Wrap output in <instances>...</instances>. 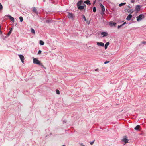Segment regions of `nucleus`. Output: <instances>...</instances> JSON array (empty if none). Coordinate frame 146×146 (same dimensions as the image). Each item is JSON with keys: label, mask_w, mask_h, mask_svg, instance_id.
Returning <instances> with one entry per match:
<instances>
[{"label": "nucleus", "mask_w": 146, "mask_h": 146, "mask_svg": "<svg viewBox=\"0 0 146 146\" xmlns=\"http://www.w3.org/2000/svg\"><path fill=\"white\" fill-rule=\"evenodd\" d=\"M145 17L143 14H140L139 16L137 17V21H139L143 19Z\"/></svg>", "instance_id": "obj_1"}, {"label": "nucleus", "mask_w": 146, "mask_h": 146, "mask_svg": "<svg viewBox=\"0 0 146 146\" xmlns=\"http://www.w3.org/2000/svg\"><path fill=\"white\" fill-rule=\"evenodd\" d=\"M75 16L74 14L68 12V17L69 19H71L73 20Z\"/></svg>", "instance_id": "obj_2"}, {"label": "nucleus", "mask_w": 146, "mask_h": 146, "mask_svg": "<svg viewBox=\"0 0 146 146\" xmlns=\"http://www.w3.org/2000/svg\"><path fill=\"white\" fill-rule=\"evenodd\" d=\"M33 63L38 65H42L40 62L36 58H34L33 61Z\"/></svg>", "instance_id": "obj_3"}, {"label": "nucleus", "mask_w": 146, "mask_h": 146, "mask_svg": "<svg viewBox=\"0 0 146 146\" xmlns=\"http://www.w3.org/2000/svg\"><path fill=\"white\" fill-rule=\"evenodd\" d=\"M8 17L9 18V19H10V20L13 22H14V18L11 16L10 15L8 14V15H5L4 17Z\"/></svg>", "instance_id": "obj_4"}, {"label": "nucleus", "mask_w": 146, "mask_h": 146, "mask_svg": "<svg viewBox=\"0 0 146 146\" xmlns=\"http://www.w3.org/2000/svg\"><path fill=\"white\" fill-rule=\"evenodd\" d=\"M50 129L49 128H48L46 130V131L47 135L46 136V137H47L48 136H49L50 135H51L52 133L50 132Z\"/></svg>", "instance_id": "obj_5"}, {"label": "nucleus", "mask_w": 146, "mask_h": 146, "mask_svg": "<svg viewBox=\"0 0 146 146\" xmlns=\"http://www.w3.org/2000/svg\"><path fill=\"white\" fill-rule=\"evenodd\" d=\"M108 33L105 32H103L101 33V35L103 37H106L108 35Z\"/></svg>", "instance_id": "obj_6"}, {"label": "nucleus", "mask_w": 146, "mask_h": 146, "mask_svg": "<svg viewBox=\"0 0 146 146\" xmlns=\"http://www.w3.org/2000/svg\"><path fill=\"white\" fill-rule=\"evenodd\" d=\"M19 56L21 60V61L22 63H23L25 59L24 56L22 55L21 54L19 55Z\"/></svg>", "instance_id": "obj_7"}, {"label": "nucleus", "mask_w": 146, "mask_h": 146, "mask_svg": "<svg viewBox=\"0 0 146 146\" xmlns=\"http://www.w3.org/2000/svg\"><path fill=\"white\" fill-rule=\"evenodd\" d=\"M122 140L125 143H127L128 141V140L127 139V137L126 136L123 137Z\"/></svg>", "instance_id": "obj_8"}, {"label": "nucleus", "mask_w": 146, "mask_h": 146, "mask_svg": "<svg viewBox=\"0 0 146 146\" xmlns=\"http://www.w3.org/2000/svg\"><path fill=\"white\" fill-rule=\"evenodd\" d=\"M109 24L111 27H113V26H115L116 25V23L113 22V21H111L109 23Z\"/></svg>", "instance_id": "obj_9"}, {"label": "nucleus", "mask_w": 146, "mask_h": 146, "mask_svg": "<svg viewBox=\"0 0 146 146\" xmlns=\"http://www.w3.org/2000/svg\"><path fill=\"white\" fill-rule=\"evenodd\" d=\"M132 15L131 14L129 15L126 18V19L128 21L131 20V18L132 17Z\"/></svg>", "instance_id": "obj_10"}, {"label": "nucleus", "mask_w": 146, "mask_h": 146, "mask_svg": "<svg viewBox=\"0 0 146 146\" xmlns=\"http://www.w3.org/2000/svg\"><path fill=\"white\" fill-rule=\"evenodd\" d=\"M97 44L98 46H104V44L102 42H97Z\"/></svg>", "instance_id": "obj_11"}, {"label": "nucleus", "mask_w": 146, "mask_h": 146, "mask_svg": "<svg viewBox=\"0 0 146 146\" xmlns=\"http://www.w3.org/2000/svg\"><path fill=\"white\" fill-rule=\"evenodd\" d=\"M83 1L82 0H80L78 1L77 3V5L78 6L81 5L83 3Z\"/></svg>", "instance_id": "obj_12"}, {"label": "nucleus", "mask_w": 146, "mask_h": 146, "mask_svg": "<svg viewBox=\"0 0 146 146\" xmlns=\"http://www.w3.org/2000/svg\"><path fill=\"white\" fill-rule=\"evenodd\" d=\"M84 7H86V5L85 4H84V6H81V5L79 6H78V9L80 10H82L83 9Z\"/></svg>", "instance_id": "obj_13"}, {"label": "nucleus", "mask_w": 146, "mask_h": 146, "mask_svg": "<svg viewBox=\"0 0 146 146\" xmlns=\"http://www.w3.org/2000/svg\"><path fill=\"white\" fill-rule=\"evenodd\" d=\"M100 6L101 7L102 10L103 11V12H105V9L104 6L101 3L100 4Z\"/></svg>", "instance_id": "obj_14"}, {"label": "nucleus", "mask_w": 146, "mask_h": 146, "mask_svg": "<svg viewBox=\"0 0 146 146\" xmlns=\"http://www.w3.org/2000/svg\"><path fill=\"white\" fill-rule=\"evenodd\" d=\"M33 12L36 13L37 15H38V12L37 10L36 9L35 7L33 8Z\"/></svg>", "instance_id": "obj_15"}, {"label": "nucleus", "mask_w": 146, "mask_h": 146, "mask_svg": "<svg viewBox=\"0 0 146 146\" xmlns=\"http://www.w3.org/2000/svg\"><path fill=\"white\" fill-rule=\"evenodd\" d=\"M84 3L86 4L87 5H91V3H90V1L88 0L85 1L84 2Z\"/></svg>", "instance_id": "obj_16"}, {"label": "nucleus", "mask_w": 146, "mask_h": 146, "mask_svg": "<svg viewBox=\"0 0 146 146\" xmlns=\"http://www.w3.org/2000/svg\"><path fill=\"white\" fill-rule=\"evenodd\" d=\"M135 9L137 11H139L140 10V6L139 5H136Z\"/></svg>", "instance_id": "obj_17"}, {"label": "nucleus", "mask_w": 146, "mask_h": 146, "mask_svg": "<svg viewBox=\"0 0 146 146\" xmlns=\"http://www.w3.org/2000/svg\"><path fill=\"white\" fill-rule=\"evenodd\" d=\"M110 43L108 42H106L105 45V48L106 49L107 48L108 46L110 44Z\"/></svg>", "instance_id": "obj_18"}, {"label": "nucleus", "mask_w": 146, "mask_h": 146, "mask_svg": "<svg viewBox=\"0 0 146 146\" xmlns=\"http://www.w3.org/2000/svg\"><path fill=\"white\" fill-rule=\"evenodd\" d=\"M140 126L139 125L136 126L135 128L134 129L136 130H138L139 128L140 127Z\"/></svg>", "instance_id": "obj_19"}, {"label": "nucleus", "mask_w": 146, "mask_h": 146, "mask_svg": "<svg viewBox=\"0 0 146 146\" xmlns=\"http://www.w3.org/2000/svg\"><path fill=\"white\" fill-rule=\"evenodd\" d=\"M12 31V28L9 31V32L8 33L7 35V36H9L10 35V34H11V33Z\"/></svg>", "instance_id": "obj_20"}, {"label": "nucleus", "mask_w": 146, "mask_h": 146, "mask_svg": "<svg viewBox=\"0 0 146 146\" xmlns=\"http://www.w3.org/2000/svg\"><path fill=\"white\" fill-rule=\"evenodd\" d=\"M31 32L34 34H35V31L34 30V29L32 28H31Z\"/></svg>", "instance_id": "obj_21"}, {"label": "nucleus", "mask_w": 146, "mask_h": 146, "mask_svg": "<svg viewBox=\"0 0 146 146\" xmlns=\"http://www.w3.org/2000/svg\"><path fill=\"white\" fill-rule=\"evenodd\" d=\"M126 4V3H121L119 5V7H121L123 6L124 5H125Z\"/></svg>", "instance_id": "obj_22"}, {"label": "nucleus", "mask_w": 146, "mask_h": 146, "mask_svg": "<svg viewBox=\"0 0 146 146\" xmlns=\"http://www.w3.org/2000/svg\"><path fill=\"white\" fill-rule=\"evenodd\" d=\"M39 43L42 46L44 44V42L42 40H40Z\"/></svg>", "instance_id": "obj_23"}, {"label": "nucleus", "mask_w": 146, "mask_h": 146, "mask_svg": "<svg viewBox=\"0 0 146 146\" xmlns=\"http://www.w3.org/2000/svg\"><path fill=\"white\" fill-rule=\"evenodd\" d=\"M52 21V20L51 19H48L46 21V22L47 23H49L51 22Z\"/></svg>", "instance_id": "obj_24"}, {"label": "nucleus", "mask_w": 146, "mask_h": 146, "mask_svg": "<svg viewBox=\"0 0 146 146\" xmlns=\"http://www.w3.org/2000/svg\"><path fill=\"white\" fill-rule=\"evenodd\" d=\"M19 19L20 20V21L21 22L23 21V17H19Z\"/></svg>", "instance_id": "obj_25"}, {"label": "nucleus", "mask_w": 146, "mask_h": 146, "mask_svg": "<svg viewBox=\"0 0 146 146\" xmlns=\"http://www.w3.org/2000/svg\"><path fill=\"white\" fill-rule=\"evenodd\" d=\"M3 6L0 3V11H1L3 9Z\"/></svg>", "instance_id": "obj_26"}, {"label": "nucleus", "mask_w": 146, "mask_h": 146, "mask_svg": "<svg viewBox=\"0 0 146 146\" xmlns=\"http://www.w3.org/2000/svg\"><path fill=\"white\" fill-rule=\"evenodd\" d=\"M93 12H95L96 11V8L95 7H94L93 9Z\"/></svg>", "instance_id": "obj_27"}, {"label": "nucleus", "mask_w": 146, "mask_h": 146, "mask_svg": "<svg viewBox=\"0 0 146 146\" xmlns=\"http://www.w3.org/2000/svg\"><path fill=\"white\" fill-rule=\"evenodd\" d=\"M82 19H84V20L86 21H87V20H86V19L84 15H83V17H82Z\"/></svg>", "instance_id": "obj_28"}, {"label": "nucleus", "mask_w": 146, "mask_h": 146, "mask_svg": "<svg viewBox=\"0 0 146 146\" xmlns=\"http://www.w3.org/2000/svg\"><path fill=\"white\" fill-rule=\"evenodd\" d=\"M56 93L58 94H60V92L58 90H56Z\"/></svg>", "instance_id": "obj_29"}, {"label": "nucleus", "mask_w": 146, "mask_h": 146, "mask_svg": "<svg viewBox=\"0 0 146 146\" xmlns=\"http://www.w3.org/2000/svg\"><path fill=\"white\" fill-rule=\"evenodd\" d=\"M109 62H110V61H106L105 62H104V64H106L108 63H109Z\"/></svg>", "instance_id": "obj_30"}, {"label": "nucleus", "mask_w": 146, "mask_h": 146, "mask_svg": "<svg viewBox=\"0 0 146 146\" xmlns=\"http://www.w3.org/2000/svg\"><path fill=\"white\" fill-rule=\"evenodd\" d=\"M41 52H42V51H41V50H39V51L38 52V54H40L41 53Z\"/></svg>", "instance_id": "obj_31"}, {"label": "nucleus", "mask_w": 146, "mask_h": 146, "mask_svg": "<svg viewBox=\"0 0 146 146\" xmlns=\"http://www.w3.org/2000/svg\"><path fill=\"white\" fill-rule=\"evenodd\" d=\"M1 26H0V34H1L2 33V31L1 30Z\"/></svg>", "instance_id": "obj_32"}, {"label": "nucleus", "mask_w": 146, "mask_h": 146, "mask_svg": "<svg viewBox=\"0 0 146 146\" xmlns=\"http://www.w3.org/2000/svg\"><path fill=\"white\" fill-rule=\"evenodd\" d=\"M94 141H92V142H90V144H91V145H92L93 144V143H94Z\"/></svg>", "instance_id": "obj_33"}, {"label": "nucleus", "mask_w": 146, "mask_h": 146, "mask_svg": "<svg viewBox=\"0 0 146 146\" xmlns=\"http://www.w3.org/2000/svg\"><path fill=\"white\" fill-rule=\"evenodd\" d=\"M80 145L81 146H85V145H84V144L83 143H80Z\"/></svg>", "instance_id": "obj_34"}, {"label": "nucleus", "mask_w": 146, "mask_h": 146, "mask_svg": "<svg viewBox=\"0 0 146 146\" xmlns=\"http://www.w3.org/2000/svg\"><path fill=\"white\" fill-rule=\"evenodd\" d=\"M121 27V25H118L117 27V28L118 29H119Z\"/></svg>", "instance_id": "obj_35"}, {"label": "nucleus", "mask_w": 146, "mask_h": 146, "mask_svg": "<svg viewBox=\"0 0 146 146\" xmlns=\"http://www.w3.org/2000/svg\"><path fill=\"white\" fill-rule=\"evenodd\" d=\"M142 43V44H146V42L145 41H143V42H141Z\"/></svg>", "instance_id": "obj_36"}, {"label": "nucleus", "mask_w": 146, "mask_h": 146, "mask_svg": "<svg viewBox=\"0 0 146 146\" xmlns=\"http://www.w3.org/2000/svg\"><path fill=\"white\" fill-rule=\"evenodd\" d=\"M104 12H103V11H102L101 12V14L102 15V14H104Z\"/></svg>", "instance_id": "obj_37"}, {"label": "nucleus", "mask_w": 146, "mask_h": 146, "mask_svg": "<svg viewBox=\"0 0 146 146\" xmlns=\"http://www.w3.org/2000/svg\"><path fill=\"white\" fill-rule=\"evenodd\" d=\"M130 11L131 12V13H132L133 12V11H132L131 10V9L130 10Z\"/></svg>", "instance_id": "obj_38"}, {"label": "nucleus", "mask_w": 146, "mask_h": 146, "mask_svg": "<svg viewBox=\"0 0 146 146\" xmlns=\"http://www.w3.org/2000/svg\"><path fill=\"white\" fill-rule=\"evenodd\" d=\"M126 22H124L123 23V25H125V24H126Z\"/></svg>", "instance_id": "obj_39"}, {"label": "nucleus", "mask_w": 146, "mask_h": 146, "mask_svg": "<svg viewBox=\"0 0 146 146\" xmlns=\"http://www.w3.org/2000/svg\"><path fill=\"white\" fill-rule=\"evenodd\" d=\"M96 1H94L93 2V4H95V3H96Z\"/></svg>", "instance_id": "obj_40"}, {"label": "nucleus", "mask_w": 146, "mask_h": 146, "mask_svg": "<svg viewBox=\"0 0 146 146\" xmlns=\"http://www.w3.org/2000/svg\"><path fill=\"white\" fill-rule=\"evenodd\" d=\"M124 25H123V24H121V26L122 27Z\"/></svg>", "instance_id": "obj_41"}, {"label": "nucleus", "mask_w": 146, "mask_h": 146, "mask_svg": "<svg viewBox=\"0 0 146 146\" xmlns=\"http://www.w3.org/2000/svg\"><path fill=\"white\" fill-rule=\"evenodd\" d=\"M66 121H63V123H66Z\"/></svg>", "instance_id": "obj_42"}, {"label": "nucleus", "mask_w": 146, "mask_h": 146, "mask_svg": "<svg viewBox=\"0 0 146 146\" xmlns=\"http://www.w3.org/2000/svg\"><path fill=\"white\" fill-rule=\"evenodd\" d=\"M95 70V71H98V69H96V70Z\"/></svg>", "instance_id": "obj_43"}, {"label": "nucleus", "mask_w": 146, "mask_h": 146, "mask_svg": "<svg viewBox=\"0 0 146 146\" xmlns=\"http://www.w3.org/2000/svg\"><path fill=\"white\" fill-rule=\"evenodd\" d=\"M43 1L44 2H45V0H43Z\"/></svg>", "instance_id": "obj_44"}, {"label": "nucleus", "mask_w": 146, "mask_h": 146, "mask_svg": "<svg viewBox=\"0 0 146 146\" xmlns=\"http://www.w3.org/2000/svg\"><path fill=\"white\" fill-rule=\"evenodd\" d=\"M62 146H65V145H62Z\"/></svg>", "instance_id": "obj_45"}, {"label": "nucleus", "mask_w": 146, "mask_h": 146, "mask_svg": "<svg viewBox=\"0 0 146 146\" xmlns=\"http://www.w3.org/2000/svg\"><path fill=\"white\" fill-rule=\"evenodd\" d=\"M90 22H89V23H88V25H89V24H90Z\"/></svg>", "instance_id": "obj_46"}, {"label": "nucleus", "mask_w": 146, "mask_h": 146, "mask_svg": "<svg viewBox=\"0 0 146 146\" xmlns=\"http://www.w3.org/2000/svg\"><path fill=\"white\" fill-rule=\"evenodd\" d=\"M131 2H133V1H131Z\"/></svg>", "instance_id": "obj_47"}, {"label": "nucleus", "mask_w": 146, "mask_h": 146, "mask_svg": "<svg viewBox=\"0 0 146 146\" xmlns=\"http://www.w3.org/2000/svg\"><path fill=\"white\" fill-rule=\"evenodd\" d=\"M6 37H7L6 36H5V38H6Z\"/></svg>", "instance_id": "obj_48"}]
</instances>
